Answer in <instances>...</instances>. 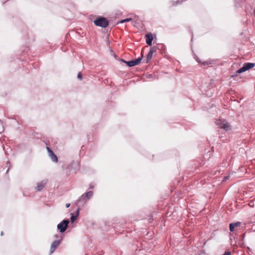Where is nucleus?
Segmentation results:
<instances>
[{"instance_id": "1", "label": "nucleus", "mask_w": 255, "mask_h": 255, "mask_svg": "<svg viewBox=\"0 0 255 255\" xmlns=\"http://www.w3.org/2000/svg\"><path fill=\"white\" fill-rule=\"evenodd\" d=\"M216 125L219 128L223 129L226 131L231 130V127L229 123L224 119H219L216 122Z\"/></svg>"}, {"instance_id": "2", "label": "nucleus", "mask_w": 255, "mask_h": 255, "mask_svg": "<svg viewBox=\"0 0 255 255\" xmlns=\"http://www.w3.org/2000/svg\"><path fill=\"white\" fill-rule=\"evenodd\" d=\"M94 24L103 28L107 27L109 25V21L104 17H99L94 21Z\"/></svg>"}, {"instance_id": "3", "label": "nucleus", "mask_w": 255, "mask_h": 255, "mask_svg": "<svg viewBox=\"0 0 255 255\" xmlns=\"http://www.w3.org/2000/svg\"><path fill=\"white\" fill-rule=\"evenodd\" d=\"M255 66V63H246L242 68H240L236 71V74H241L243 73L251 68H253Z\"/></svg>"}, {"instance_id": "4", "label": "nucleus", "mask_w": 255, "mask_h": 255, "mask_svg": "<svg viewBox=\"0 0 255 255\" xmlns=\"http://www.w3.org/2000/svg\"><path fill=\"white\" fill-rule=\"evenodd\" d=\"M69 221L68 220H64L57 225V229L60 231L61 233L64 232L68 228Z\"/></svg>"}, {"instance_id": "5", "label": "nucleus", "mask_w": 255, "mask_h": 255, "mask_svg": "<svg viewBox=\"0 0 255 255\" xmlns=\"http://www.w3.org/2000/svg\"><path fill=\"white\" fill-rule=\"evenodd\" d=\"M142 59V56L138 57V58L129 61H126L124 60H122V61L126 63L127 65L129 67H132L137 65H138Z\"/></svg>"}, {"instance_id": "6", "label": "nucleus", "mask_w": 255, "mask_h": 255, "mask_svg": "<svg viewBox=\"0 0 255 255\" xmlns=\"http://www.w3.org/2000/svg\"><path fill=\"white\" fill-rule=\"evenodd\" d=\"M61 240L62 239H60L59 240L55 241L52 243L50 250V254H52L56 249V248L59 246Z\"/></svg>"}, {"instance_id": "7", "label": "nucleus", "mask_w": 255, "mask_h": 255, "mask_svg": "<svg viewBox=\"0 0 255 255\" xmlns=\"http://www.w3.org/2000/svg\"><path fill=\"white\" fill-rule=\"evenodd\" d=\"M47 150L48 151L49 156L53 162H58V158L57 156L54 154L53 151L50 149L49 147H47Z\"/></svg>"}, {"instance_id": "8", "label": "nucleus", "mask_w": 255, "mask_h": 255, "mask_svg": "<svg viewBox=\"0 0 255 255\" xmlns=\"http://www.w3.org/2000/svg\"><path fill=\"white\" fill-rule=\"evenodd\" d=\"M47 183V180H44L40 182L37 183V186L35 187L36 190L37 191H40L44 187Z\"/></svg>"}, {"instance_id": "9", "label": "nucleus", "mask_w": 255, "mask_h": 255, "mask_svg": "<svg viewBox=\"0 0 255 255\" xmlns=\"http://www.w3.org/2000/svg\"><path fill=\"white\" fill-rule=\"evenodd\" d=\"M88 201L87 198L84 194H82L77 201V204H79L80 206H83Z\"/></svg>"}, {"instance_id": "10", "label": "nucleus", "mask_w": 255, "mask_h": 255, "mask_svg": "<svg viewBox=\"0 0 255 255\" xmlns=\"http://www.w3.org/2000/svg\"><path fill=\"white\" fill-rule=\"evenodd\" d=\"M146 43L151 46L152 45V41L153 40V36L151 34H147L146 35Z\"/></svg>"}, {"instance_id": "11", "label": "nucleus", "mask_w": 255, "mask_h": 255, "mask_svg": "<svg viewBox=\"0 0 255 255\" xmlns=\"http://www.w3.org/2000/svg\"><path fill=\"white\" fill-rule=\"evenodd\" d=\"M241 224V223L238 222H236V223H231L230 224V230L231 232H233L235 228L239 226Z\"/></svg>"}, {"instance_id": "12", "label": "nucleus", "mask_w": 255, "mask_h": 255, "mask_svg": "<svg viewBox=\"0 0 255 255\" xmlns=\"http://www.w3.org/2000/svg\"><path fill=\"white\" fill-rule=\"evenodd\" d=\"M83 194L85 195L86 198H87V199L89 200L92 197L93 195V192L91 191H88Z\"/></svg>"}, {"instance_id": "13", "label": "nucleus", "mask_w": 255, "mask_h": 255, "mask_svg": "<svg viewBox=\"0 0 255 255\" xmlns=\"http://www.w3.org/2000/svg\"><path fill=\"white\" fill-rule=\"evenodd\" d=\"M194 59L196 60V61L198 63L202 64L203 65H208L209 64V63L208 62H207V61H205L204 62H202L201 61V60L197 56H194Z\"/></svg>"}, {"instance_id": "14", "label": "nucleus", "mask_w": 255, "mask_h": 255, "mask_svg": "<svg viewBox=\"0 0 255 255\" xmlns=\"http://www.w3.org/2000/svg\"><path fill=\"white\" fill-rule=\"evenodd\" d=\"M152 55L153 54H152L151 52H149L147 55V58H146V63H147L151 59V58H152Z\"/></svg>"}, {"instance_id": "15", "label": "nucleus", "mask_w": 255, "mask_h": 255, "mask_svg": "<svg viewBox=\"0 0 255 255\" xmlns=\"http://www.w3.org/2000/svg\"><path fill=\"white\" fill-rule=\"evenodd\" d=\"M77 217L74 215L73 214H71V217L70 218L71 222L74 223V222L77 219Z\"/></svg>"}, {"instance_id": "16", "label": "nucleus", "mask_w": 255, "mask_h": 255, "mask_svg": "<svg viewBox=\"0 0 255 255\" xmlns=\"http://www.w3.org/2000/svg\"><path fill=\"white\" fill-rule=\"evenodd\" d=\"M4 130V127L1 121L0 120V133H1Z\"/></svg>"}, {"instance_id": "17", "label": "nucleus", "mask_w": 255, "mask_h": 255, "mask_svg": "<svg viewBox=\"0 0 255 255\" xmlns=\"http://www.w3.org/2000/svg\"><path fill=\"white\" fill-rule=\"evenodd\" d=\"M132 19L130 18H126V19H123V20H121L120 21V23H124V22H128V21H129L130 20H131Z\"/></svg>"}, {"instance_id": "18", "label": "nucleus", "mask_w": 255, "mask_h": 255, "mask_svg": "<svg viewBox=\"0 0 255 255\" xmlns=\"http://www.w3.org/2000/svg\"><path fill=\"white\" fill-rule=\"evenodd\" d=\"M156 48L155 47H152L149 52H151L152 54L154 53L156 51Z\"/></svg>"}, {"instance_id": "19", "label": "nucleus", "mask_w": 255, "mask_h": 255, "mask_svg": "<svg viewBox=\"0 0 255 255\" xmlns=\"http://www.w3.org/2000/svg\"><path fill=\"white\" fill-rule=\"evenodd\" d=\"M78 78L80 80H82V75L81 74V72H79L78 74Z\"/></svg>"}, {"instance_id": "20", "label": "nucleus", "mask_w": 255, "mask_h": 255, "mask_svg": "<svg viewBox=\"0 0 255 255\" xmlns=\"http://www.w3.org/2000/svg\"><path fill=\"white\" fill-rule=\"evenodd\" d=\"M230 175H228V176H226L224 177V178L223 179V181H226L227 179H228L230 177Z\"/></svg>"}, {"instance_id": "21", "label": "nucleus", "mask_w": 255, "mask_h": 255, "mask_svg": "<svg viewBox=\"0 0 255 255\" xmlns=\"http://www.w3.org/2000/svg\"><path fill=\"white\" fill-rule=\"evenodd\" d=\"M231 253L230 252H225V253L223 255H231Z\"/></svg>"}, {"instance_id": "22", "label": "nucleus", "mask_w": 255, "mask_h": 255, "mask_svg": "<svg viewBox=\"0 0 255 255\" xmlns=\"http://www.w3.org/2000/svg\"><path fill=\"white\" fill-rule=\"evenodd\" d=\"M79 209H78L76 212V214L75 215L76 217H78V215H79Z\"/></svg>"}, {"instance_id": "23", "label": "nucleus", "mask_w": 255, "mask_h": 255, "mask_svg": "<svg viewBox=\"0 0 255 255\" xmlns=\"http://www.w3.org/2000/svg\"><path fill=\"white\" fill-rule=\"evenodd\" d=\"M79 209H78L76 212V214L75 215L76 217H78V215H79Z\"/></svg>"}, {"instance_id": "24", "label": "nucleus", "mask_w": 255, "mask_h": 255, "mask_svg": "<svg viewBox=\"0 0 255 255\" xmlns=\"http://www.w3.org/2000/svg\"><path fill=\"white\" fill-rule=\"evenodd\" d=\"M65 206H66V208H69L70 207V203H67Z\"/></svg>"}, {"instance_id": "25", "label": "nucleus", "mask_w": 255, "mask_h": 255, "mask_svg": "<svg viewBox=\"0 0 255 255\" xmlns=\"http://www.w3.org/2000/svg\"><path fill=\"white\" fill-rule=\"evenodd\" d=\"M90 188L92 189L94 188L93 186H92L91 185H90Z\"/></svg>"}, {"instance_id": "26", "label": "nucleus", "mask_w": 255, "mask_h": 255, "mask_svg": "<svg viewBox=\"0 0 255 255\" xmlns=\"http://www.w3.org/2000/svg\"><path fill=\"white\" fill-rule=\"evenodd\" d=\"M3 232H1V236H2V235H3Z\"/></svg>"}, {"instance_id": "27", "label": "nucleus", "mask_w": 255, "mask_h": 255, "mask_svg": "<svg viewBox=\"0 0 255 255\" xmlns=\"http://www.w3.org/2000/svg\"><path fill=\"white\" fill-rule=\"evenodd\" d=\"M55 237L57 238L58 237V235H55Z\"/></svg>"}]
</instances>
